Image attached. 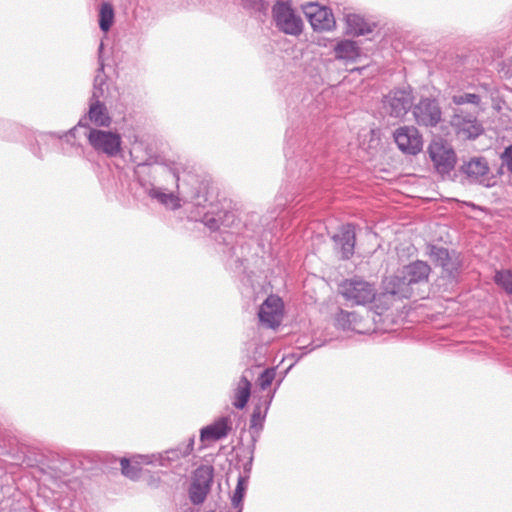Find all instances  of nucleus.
I'll return each instance as SVG.
<instances>
[{"instance_id":"nucleus-1","label":"nucleus","mask_w":512,"mask_h":512,"mask_svg":"<svg viewBox=\"0 0 512 512\" xmlns=\"http://www.w3.org/2000/svg\"><path fill=\"white\" fill-rule=\"evenodd\" d=\"M78 136L84 137L97 153L105 154L108 157H115L121 152L122 139L117 132L84 127V131L78 134Z\"/></svg>"},{"instance_id":"nucleus-2","label":"nucleus","mask_w":512,"mask_h":512,"mask_svg":"<svg viewBox=\"0 0 512 512\" xmlns=\"http://www.w3.org/2000/svg\"><path fill=\"white\" fill-rule=\"evenodd\" d=\"M134 163H136L135 173L138 178V184L145 194L151 199L156 200L160 204L170 207L171 209H177L180 207L179 199L173 193H166L162 189L157 188L154 183L148 179L151 173V167L147 162L138 161L137 158L131 152Z\"/></svg>"},{"instance_id":"nucleus-3","label":"nucleus","mask_w":512,"mask_h":512,"mask_svg":"<svg viewBox=\"0 0 512 512\" xmlns=\"http://www.w3.org/2000/svg\"><path fill=\"white\" fill-rule=\"evenodd\" d=\"M339 293L351 305H366L376 297L375 285L361 277L345 279L339 285Z\"/></svg>"},{"instance_id":"nucleus-4","label":"nucleus","mask_w":512,"mask_h":512,"mask_svg":"<svg viewBox=\"0 0 512 512\" xmlns=\"http://www.w3.org/2000/svg\"><path fill=\"white\" fill-rule=\"evenodd\" d=\"M426 255L435 263L436 266L442 268L445 276L456 279L460 273L462 261L460 254L456 251H449L447 248L433 244L426 247Z\"/></svg>"},{"instance_id":"nucleus-5","label":"nucleus","mask_w":512,"mask_h":512,"mask_svg":"<svg viewBox=\"0 0 512 512\" xmlns=\"http://www.w3.org/2000/svg\"><path fill=\"white\" fill-rule=\"evenodd\" d=\"M193 203L202 208L210 207V209L204 212L202 222L211 230H218L221 226L229 227L234 221V214L229 211H219L214 204L209 202L207 193L201 194L198 191L193 196Z\"/></svg>"},{"instance_id":"nucleus-6","label":"nucleus","mask_w":512,"mask_h":512,"mask_svg":"<svg viewBox=\"0 0 512 512\" xmlns=\"http://www.w3.org/2000/svg\"><path fill=\"white\" fill-rule=\"evenodd\" d=\"M272 16L281 32H302L303 21L295 13L290 1L277 0L272 6Z\"/></svg>"},{"instance_id":"nucleus-7","label":"nucleus","mask_w":512,"mask_h":512,"mask_svg":"<svg viewBox=\"0 0 512 512\" xmlns=\"http://www.w3.org/2000/svg\"><path fill=\"white\" fill-rule=\"evenodd\" d=\"M111 117L108 113L106 105L102 101L90 102L88 113L85 114L78 122L64 136H73L76 138V134H80L84 131V127H91L89 123L94 124L96 127H108L111 124Z\"/></svg>"},{"instance_id":"nucleus-8","label":"nucleus","mask_w":512,"mask_h":512,"mask_svg":"<svg viewBox=\"0 0 512 512\" xmlns=\"http://www.w3.org/2000/svg\"><path fill=\"white\" fill-rule=\"evenodd\" d=\"M214 469L209 465H201L193 475L189 488V499L194 505L202 504L211 490Z\"/></svg>"},{"instance_id":"nucleus-9","label":"nucleus","mask_w":512,"mask_h":512,"mask_svg":"<svg viewBox=\"0 0 512 512\" xmlns=\"http://www.w3.org/2000/svg\"><path fill=\"white\" fill-rule=\"evenodd\" d=\"M116 34H104L100 40L98 49L99 67L94 78L93 91L90 98V102L101 101L105 98L107 90L106 75L104 73V53L106 49L113 50V44L115 41Z\"/></svg>"},{"instance_id":"nucleus-10","label":"nucleus","mask_w":512,"mask_h":512,"mask_svg":"<svg viewBox=\"0 0 512 512\" xmlns=\"http://www.w3.org/2000/svg\"><path fill=\"white\" fill-rule=\"evenodd\" d=\"M428 153L436 171L442 176L449 175L454 169L456 154L450 145L433 141L428 147Z\"/></svg>"},{"instance_id":"nucleus-11","label":"nucleus","mask_w":512,"mask_h":512,"mask_svg":"<svg viewBox=\"0 0 512 512\" xmlns=\"http://www.w3.org/2000/svg\"><path fill=\"white\" fill-rule=\"evenodd\" d=\"M412 113L419 126L435 127L442 120V110L436 99H420L412 107Z\"/></svg>"},{"instance_id":"nucleus-12","label":"nucleus","mask_w":512,"mask_h":512,"mask_svg":"<svg viewBox=\"0 0 512 512\" xmlns=\"http://www.w3.org/2000/svg\"><path fill=\"white\" fill-rule=\"evenodd\" d=\"M398 149L406 155H417L422 151L423 138L414 126H402L393 133Z\"/></svg>"},{"instance_id":"nucleus-13","label":"nucleus","mask_w":512,"mask_h":512,"mask_svg":"<svg viewBox=\"0 0 512 512\" xmlns=\"http://www.w3.org/2000/svg\"><path fill=\"white\" fill-rule=\"evenodd\" d=\"M303 12L310 22L313 30H332L335 27V18L332 10L315 2L302 6Z\"/></svg>"},{"instance_id":"nucleus-14","label":"nucleus","mask_w":512,"mask_h":512,"mask_svg":"<svg viewBox=\"0 0 512 512\" xmlns=\"http://www.w3.org/2000/svg\"><path fill=\"white\" fill-rule=\"evenodd\" d=\"M413 96L406 89H395L383 99V109L395 118L403 117L412 108Z\"/></svg>"},{"instance_id":"nucleus-15","label":"nucleus","mask_w":512,"mask_h":512,"mask_svg":"<svg viewBox=\"0 0 512 512\" xmlns=\"http://www.w3.org/2000/svg\"><path fill=\"white\" fill-rule=\"evenodd\" d=\"M283 316V302L280 297L270 295L261 304L258 317L260 323L267 328H276L280 325Z\"/></svg>"},{"instance_id":"nucleus-16","label":"nucleus","mask_w":512,"mask_h":512,"mask_svg":"<svg viewBox=\"0 0 512 512\" xmlns=\"http://www.w3.org/2000/svg\"><path fill=\"white\" fill-rule=\"evenodd\" d=\"M194 438H190L187 444L170 449L160 454L140 455L138 458L145 464L158 463L160 466L167 467L172 462L178 461L180 458L188 456L193 451Z\"/></svg>"},{"instance_id":"nucleus-17","label":"nucleus","mask_w":512,"mask_h":512,"mask_svg":"<svg viewBox=\"0 0 512 512\" xmlns=\"http://www.w3.org/2000/svg\"><path fill=\"white\" fill-rule=\"evenodd\" d=\"M346 32H373L375 29L386 28V23L376 21L374 18H365L363 15L347 12L344 14Z\"/></svg>"},{"instance_id":"nucleus-18","label":"nucleus","mask_w":512,"mask_h":512,"mask_svg":"<svg viewBox=\"0 0 512 512\" xmlns=\"http://www.w3.org/2000/svg\"><path fill=\"white\" fill-rule=\"evenodd\" d=\"M332 239L338 249H340L342 259L348 260L354 254L355 248V227L353 224H345L340 230L332 236Z\"/></svg>"},{"instance_id":"nucleus-19","label":"nucleus","mask_w":512,"mask_h":512,"mask_svg":"<svg viewBox=\"0 0 512 512\" xmlns=\"http://www.w3.org/2000/svg\"><path fill=\"white\" fill-rule=\"evenodd\" d=\"M461 171L471 182L480 183L486 187L490 186L489 182L485 183V177L489 172V165L485 158L476 157L470 159L461 166Z\"/></svg>"},{"instance_id":"nucleus-20","label":"nucleus","mask_w":512,"mask_h":512,"mask_svg":"<svg viewBox=\"0 0 512 512\" xmlns=\"http://www.w3.org/2000/svg\"><path fill=\"white\" fill-rule=\"evenodd\" d=\"M231 430V419L229 416H223L215 420L212 424L201 429V441H217L226 437Z\"/></svg>"},{"instance_id":"nucleus-21","label":"nucleus","mask_w":512,"mask_h":512,"mask_svg":"<svg viewBox=\"0 0 512 512\" xmlns=\"http://www.w3.org/2000/svg\"><path fill=\"white\" fill-rule=\"evenodd\" d=\"M401 270L412 286L427 283L431 273L429 264L421 260L413 261L403 266Z\"/></svg>"},{"instance_id":"nucleus-22","label":"nucleus","mask_w":512,"mask_h":512,"mask_svg":"<svg viewBox=\"0 0 512 512\" xmlns=\"http://www.w3.org/2000/svg\"><path fill=\"white\" fill-rule=\"evenodd\" d=\"M412 285L406 280L402 270L391 276L385 282V292L398 298H410L412 295Z\"/></svg>"},{"instance_id":"nucleus-23","label":"nucleus","mask_w":512,"mask_h":512,"mask_svg":"<svg viewBox=\"0 0 512 512\" xmlns=\"http://www.w3.org/2000/svg\"><path fill=\"white\" fill-rule=\"evenodd\" d=\"M250 395L251 382L248 377V371H245L233 391V406L237 409H243L247 405Z\"/></svg>"},{"instance_id":"nucleus-24","label":"nucleus","mask_w":512,"mask_h":512,"mask_svg":"<svg viewBox=\"0 0 512 512\" xmlns=\"http://www.w3.org/2000/svg\"><path fill=\"white\" fill-rule=\"evenodd\" d=\"M453 124L469 139H475L483 132L481 124L478 123L476 117L472 115H469L466 119L456 114L453 118Z\"/></svg>"},{"instance_id":"nucleus-25","label":"nucleus","mask_w":512,"mask_h":512,"mask_svg":"<svg viewBox=\"0 0 512 512\" xmlns=\"http://www.w3.org/2000/svg\"><path fill=\"white\" fill-rule=\"evenodd\" d=\"M488 87H489L488 84H481L477 88L478 92H476V93L463 92V93L454 94L451 98V101L453 104L458 105V106L470 104L482 111V110H484V108L482 107L483 94L480 92V90H483L485 93H487Z\"/></svg>"},{"instance_id":"nucleus-26","label":"nucleus","mask_w":512,"mask_h":512,"mask_svg":"<svg viewBox=\"0 0 512 512\" xmlns=\"http://www.w3.org/2000/svg\"><path fill=\"white\" fill-rule=\"evenodd\" d=\"M335 57L346 62H354L360 56V48L356 42L343 40L334 47Z\"/></svg>"},{"instance_id":"nucleus-27","label":"nucleus","mask_w":512,"mask_h":512,"mask_svg":"<svg viewBox=\"0 0 512 512\" xmlns=\"http://www.w3.org/2000/svg\"><path fill=\"white\" fill-rule=\"evenodd\" d=\"M272 398L273 395L269 396V398L264 401V407L262 406V404L255 405L250 419L251 429L258 430L263 427V422L266 417Z\"/></svg>"},{"instance_id":"nucleus-28","label":"nucleus","mask_w":512,"mask_h":512,"mask_svg":"<svg viewBox=\"0 0 512 512\" xmlns=\"http://www.w3.org/2000/svg\"><path fill=\"white\" fill-rule=\"evenodd\" d=\"M359 318L360 315L355 312L340 310L335 318L336 326L344 331H352V327L357 324Z\"/></svg>"},{"instance_id":"nucleus-29","label":"nucleus","mask_w":512,"mask_h":512,"mask_svg":"<svg viewBox=\"0 0 512 512\" xmlns=\"http://www.w3.org/2000/svg\"><path fill=\"white\" fill-rule=\"evenodd\" d=\"M495 283L503 288L505 292L512 295V271L511 270H499L494 275Z\"/></svg>"},{"instance_id":"nucleus-30","label":"nucleus","mask_w":512,"mask_h":512,"mask_svg":"<svg viewBox=\"0 0 512 512\" xmlns=\"http://www.w3.org/2000/svg\"><path fill=\"white\" fill-rule=\"evenodd\" d=\"M247 488V479L245 477L240 476L237 481V485L235 491L232 496V505L235 508H239L238 512L242 510V501L244 498L245 490Z\"/></svg>"},{"instance_id":"nucleus-31","label":"nucleus","mask_w":512,"mask_h":512,"mask_svg":"<svg viewBox=\"0 0 512 512\" xmlns=\"http://www.w3.org/2000/svg\"><path fill=\"white\" fill-rule=\"evenodd\" d=\"M113 17L114 13L112 7L108 4H103L99 15V26L103 32H107L110 29Z\"/></svg>"},{"instance_id":"nucleus-32","label":"nucleus","mask_w":512,"mask_h":512,"mask_svg":"<svg viewBox=\"0 0 512 512\" xmlns=\"http://www.w3.org/2000/svg\"><path fill=\"white\" fill-rule=\"evenodd\" d=\"M122 474L131 480H137L141 474L139 462L132 464L128 459L122 458L120 460Z\"/></svg>"},{"instance_id":"nucleus-33","label":"nucleus","mask_w":512,"mask_h":512,"mask_svg":"<svg viewBox=\"0 0 512 512\" xmlns=\"http://www.w3.org/2000/svg\"><path fill=\"white\" fill-rule=\"evenodd\" d=\"M276 376L274 368H267L263 370L257 378V385L262 389H267L273 382Z\"/></svg>"},{"instance_id":"nucleus-34","label":"nucleus","mask_w":512,"mask_h":512,"mask_svg":"<svg viewBox=\"0 0 512 512\" xmlns=\"http://www.w3.org/2000/svg\"><path fill=\"white\" fill-rule=\"evenodd\" d=\"M352 331L358 334H366L371 331V325L368 320L360 316L357 324L352 327Z\"/></svg>"},{"instance_id":"nucleus-35","label":"nucleus","mask_w":512,"mask_h":512,"mask_svg":"<svg viewBox=\"0 0 512 512\" xmlns=\"http://www.w3.org/2000/svg\"><path fill=\"white\" fill-rule=\"evenodd\" d=\"M502 165L507 167V170L512 173V145L505 148L500 155Z\"/></svg>"},{"instance_id":"nucleus-36","label":"nucleus","mask_w":512,"mask_h":512,"mask_svg":"<svg viewBox=\"0 0 512 512\" xmlns=\"http://www.w3.org/2000/svg\"><path fill=\"white\" fill-rule=\"evenodd\" d=\"M47 137L58 138V139L62 138L61 135H58L56 133H48V134L41 135V140L44 141V139L47 138Z\"/></svg>"},{"instance_id":"nucleus-37","label":"nucleus","mask_w":512,"mask_h":512,"mask_svg":"<svg viewBox=\"0 0 512 512\" xmlns=\"http://www.w3.org/2000/svg\"><path fill=\"white\" fill-rule=\"evenodd\" d=\"M297 343L299 344V348L302 349V348H306L304 345H302V341L300 339L297 340Z\"/></svg>"},{"instance_id":"nucleus-38","label":"nucleus","mask_w":512,"mask_h":512,"mask_svg":"<svg viewBox=\"0 0 512 512\" xmlns=\"http://www.w3.org/2000/svg\"><path fill=\"white\" fill-rule=\"evenodd\" d=\"M173 175H174L176 181L178 182L179 181V176L175 172H173Z\"/></svg>"},{"instance_id":"nucleus-39","label":"nucleus","mask_w":512,"mask_h":512,"mask_svg":"<svg viewBox=\"0 0 512 512\" xmlns=\"http://www.w3.org/2000/svg\"><path fill=\"white\" fill-rule=\"evenodd\" d=\"M315 348H316V346H311V347L308 349V351H309V352H310V351H313Z\"/></svg>"}]
</instances>
